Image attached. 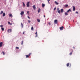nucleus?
<instances>
[{"mask_svg": "<svg viewBox=\"0 0 80 80\" xmlns=\"http://www.w3.org/2000/svg\"><path fill=\"white\" fill-rule=\"evenodd\" d=\"M42 6L43 8H44V7H45V4L42 3Z\"/></svg>", "mask_w": 80, "mask_h": 80, "instance_id": "9d476101", "label": "nucleus"}, {"mask_svg": "<svg viewBox=\"0 0 80 80\" xmlns=\"http://www.w3.org/2000/svg\"><path fill=\"white\" fill-rule=\"evenodd\" d=\"M58 13H60V10L58 11Z\"/></svg>", "mask_w": 80, "mask_h": 80, "instance_id": "c756f323", "label": "nucleus"}, {"mask_svg": "<svg viewBox=\"0 0 80 80\" xmlns=\"http://www.w3.org/2000/svg\"><path fill=\"white\" fill-rule=\"evenodd\" d=\"M2 45H3V42H1L0 43V47H2Z\"/></svg>", "mask_w": 80, "mask_h": 80, "instance_id": "39448f33", "label": "nucleus"}, {"mask_svg": "<svg viewBox=\"0 0 80 80\" xmlns=\"http://www.w3.org/2000/svg\"><path fill=\"white\" fill-rule=\"evenodd\" d=\"M33 27H32L31 28V30H33Z\"/></svg>", "mask_w": 80, "mask_h": 80, "instance_id": "c85d7f7f", "label": "nucleus"}, {"mask_svg": "<svg viewBox=\"0 0 80 80\" xmlns=\"http://www.w3.org/2000/svg\"><path fill=\"white\" fill-rule=\"evenodd\" d=\"M35 34L36 35H37V32H36L35 33Z\"/></svg>", "mask_w": 80, "mask_h": 80, "instance_id": "ea45409f", "label": "nucleus"}, {"mask_svg": "<svg viewBox=\"0 0 80 80\" xmlns=\"http://www.w3.org/2000/svg\"><path fill=\"white\" fill-rule=\"evenodd\" d=\"M38 36V34H36V36H35V37H37Z\"/></svg>", "mask_w": 80, "mask_h": 80, "instance_id": "4c0bfd02", "label": "nucleus"}, {"mask_svg": "<svg viewBox=\"0 0 80 80\" xmlns=\"http://www.w3.org/2000/svg\"><path fill=\"white\" fill-rule=\"evenodd\" d=\"M27 7H30V2H28L27 3Z\"/></svg>", "mask_w": 80, "mask_h": 80, "instance_id": "7ed1b4c3", "label": "nucleus"}, {"mask_svg": "<svg viewBox=\"0 0 80 80\" xmlns=\"http://www.w3.org/2000/svg\"><path fill=\"white\" fill-rule=\"evenodd\" d=\"M68 6V4H66L65 6V7H67Z\"/></svg>", "mask_w": 80, "mask_h": 80, "instance_id": "412c9836", "label": "nucleus"}, {"mask_svg": "<svg viewBox=\"0 0 80 80\" xmlns=\"http://www.w3.org/2000/svg\"><path fill=\"white\" fill-rule=\"evenodd\" d=\"M21 26L22 27V28H23V23H22V22L21 24Z\"/></svg>", "mask_w": 80, "mask_h": 80, "instance_id": "1a4fd4ad", "label": "nucleus"}, {"mask_svg": "<svg viewBox=\"0 0 80 80\" xmlns=\"http://www.w3.org/2000/svg\"><path fill=\"white\" fill-rule=\"evenodd\" d=\"M0 27H3V25L0 26Z\"/></svg>", "mask_w": 80, "mask_h": 80, "instance_id": "e433bc0d", "label": "nucleus"}, {"mask_svg": "<svg viewBox=\"0 0 80 80\" xmlns=\"http://www.w3.org/2000/svg\"><path fill=\"white\" fill-rule=\"evenodd\" d=\"M63 28H64L63 26H62L60 28H59L60 30H63Z\"/></svg>", "mask_w": 80, "mask_h": 80, "instance_id": "0eeeda50", "label": "nucleus"}, {"mask_svg": "<svg viewBox=\"0 0 80 80\" xmlns=\"http://www.w3.org/2000/svg\"><path fill=\"white\" fill-rule=\"evenodd\" d=\"M16 48H17V49H19V48H18V47H16Z\"/></svg>", "mask_w": 80, "mask_h": 80, "instance_id": "7c9ffc66", "label": "nucleus"}, {"mask_svg": "<svg viewBox=\"0 0 80 80\" xmlns=\"http://www.w3.org/2000/svg\"><path fill=\"white\" fill-rule=\"evenodd\" d=\"M23 41H22V42L21 43V45H23Z\"/></svg>", "mask_w": 80, "mask_h": 80, "instance_id": "393cba45", "label": "nucleus"}, {"mask_svg": "<svg viewBox=\"0 0 80 80\" xmlns=\"http://www.w3.org/2000/svg\"><path fill=\"white\" fill-rule=\"evenodd\" d=\"M44 18H45V15H44Z\"/></svg>", "mask_w": 80, "mask_h": 80, "instance_id": "a18cd8bd", "label": "nucleus"}, {"mask_svg": "<svg viewBox=\"0 0 80 80\" xmlns=\"http://www.w3.org/2000/svg\"><path fill=\"white\" fill-rule=\"evenodd\" d=\"M59 10V8H58L57 9V11H58Z\"/></svg>", "mask_w": 80, "mask_h": 80, "instance_id": "473e14b6", "label": "nucleus"}, {"mask_svg": "<svg viewBox=\"0 0 80 80\" xmlns=\"http://www.w3.org/2000/svg\"><path fill=\"white\" fill-rule=\"evenodd\" d=\"M31 21H30V20H28V23H30Z\"/></svg>", "mask_w": 80, "mask_h": 80, "instance_id": "f704fd0d", "label": "nucleus"}, {"mask_svg": "<svg viewBox=\"0 0 80 80\" xmlns=\"http://www.w3.org/2000/svg\"><path fill=\"white\" fill-rule=\"evenodd\" d=\"M48 24H49V25H51V24L50 23V22H49L48 23Z\"/></svg>", "mask_w": 80, "mask_h": 80, "instance_id": "c9c22d12", "label": "nucleus"}, {"mask_svg": "<svg viewBox=\"0 0 80 80\" xmlns=\"http://www.w3.org/2000/svg\"><path fill=\"white\" fill-rule=\"evenodd\" d=\"M73 11H75V6H73Z\"/></svg>", "mask_w": 80, "mask_h": 80, "instance_id": "f8f14e48", "label": "nucleus"}, {"mask_svg": "<svg viewBox=\"0 0 80 80\" xmlns=\"http://www.w3.org/2000/svg\"><path fill=\"white\" fill-rule=\"evenodd\" d=\"M31 54H32V53H30L28 55H26V58H29V57H30V55H31Z\"/></svg>", "mask_w": 80, "mask_h": 80, "instance_id": "f257e3e1", "label": "nucleus"}, {"mask_svg": "<svg viewBox=\"0 0 80 80\" xmlns=\"http://www.w3.org/2000/svg\"><path fill=\"white\" fill-rule=\"evenodd\" d=\"M32 7H33V9L34 10H36V7H35V5H34L33 6H32Z\"/></svg>", "mask_w": 80, "mask_h": 80, "instance_id": "423d86ee", "label": "nucleus"}, {"mask_svg": "<svg viewBox=\"0 0 80 80\" xmlns=\"http://www.w3.org/2000/svg\"><path fill=\"white\" fill-rule=\"evenodd\" d=\"M71 12V9H69L67 11V12H68H68Z\"/></svg>", "mask_w": 80, "mask_h": 80, "instance_id": "2eb2a0df", "label": "nucleus"}, {"mask_svg": "<svg viewBox=\"0 0 80 80\" xmlns=\"http://www.w3.org/2000/svg\"><path fill=\"white\" fill-rule=\"evenodd\" d=\"M76 13H77V14L78 13V12H76Z\"/></svg>", "mask_w": 80, "mask_h": 80, "instance_id": "58836bf2", "label": "nucleus"}, {"mask_svg": "<svg viewBox=\"0 0 80 80\" xmlns=\"http://www.w3.org/2000/svg\"><path fill=\"white\" fill-rule=\"evenodd\" d=\"M9 17H13V16H12V14H9Z\"/></svg>", "mask_w": 80, "mask_h": 80, "instance_id": "bb28decb", "label": "nucleus"}, {"mask_svg": "<svg viewBox=\"0 0 80 80\" xmlns=\"http://www.w3.org/2000/svg\"><path fill=\"white\" fill-rule=\"evenodd\" d=\"M40 10H41L40 9V8H39L38 10V13H39L40 12Z\"/></svg>", "mask_w": 80, "mask_h": 80, "instance_id": "a211bd4d", "label": "nucleus"}, {"mask_svg": "<svg viewBox=\"0 0 80 80\" xmlns=\"http://www.w3.org/2000/svg\"><path fill=\"white\" fill-rule=\"evenodd\" d=\"M23 5L24 7H25V3L24 2H23Z\"/></svg>", "mask_w": 80, "mask_h": 80, "instance_id": "2f4dec72", "label": "nucleus"}, {"mask_svg": "<svg viewBox=\"0 0 80 80\" xmlns=\"http://www.w3.org/2000/svg\"><path fill=\"white\" fill-rule=\"evenodd\" d=\"M49 1H50V0H48V3L49 4H50V2H49Z\"/></svg>", "mask_w": 80, "mask_h": 80, "instance_id": "cd10ccee", "label": "nucleus"}, {"mask_svg": "<svg viewBox=\"0 0 80 80\" xmlns=\"http://www.w3.org/2000/svg\"><path fill=\"white\" fill-rule=\"evenodd\" d=\"M1 29H2V31H4V28H1Z\"/></svg>", "mask_w": 80, "mask_h": 80, "instance_id": "4be33fe9", "label": "nucleus"}, {"mask_svg": "<svg viewBox=\"0 0 80 80\" xmlns=\"http://www.w3.org/2000/svg\"><path fill=\"white\" fill-rule=\"evenodd\" d=\"M69 63H67V67H69Z\"/></svg>", "mask_w": 80, "mask_h": 80, "instance_id": "5701e85b", "label": "nucleus"}, {"mask_svg": "<svg viewBox=\"0 0 80 80\" xmlns=\"http://www.w3.org/2000/svg\"><path fill=\"white\" fill-rule=\"evenodd\" d=\"M27 13H28H28H29V12L28 11Z\"/></svg>", "mask_w": 80, "mask_h": 80, "instance_id": "37998d69", "label": "nucleus"}, {"mask_svg": "<svg viewBox=\"0 0 80 80\" xmlns=\"http://www.w3.org/2000/svg\"><path fill=\"white\" fill-rule=\"evenodd\" d=\"M37 21L38 22H40V20L39 19H37Z\"/></svg>", "mask_w": 80, "mask_h": 80, "instance_id": "b1692460", "label": "nucleus"}, {"mask_svg": "<svg viewBox=\"0 0 80 80\" xmlns=\"http://www.w3.org/2000/svg\"><path fill=\"white\" fill-rule=\"evenodd\" d=\"M24 33H25V32H24L23 33H22V34H24Z\"/></svg>", "mask_w": 80, "mask_h": 80, "instance_id": "79ce46f5", "label": "nucleus"}, {"mask_svg": "<svg viewBox=\"0 0 80 80\" xmlns=\"http://www.w3.org/2000/svg\"><path fill=\"white\" fill-rule=\"evenodd\" d=\"M73 48L74 49H75V47H73Z\"/></svg>", "mask_w": 80, "mask_h": 80, "instance_id": "c03bdc74", "label": "nucleus"}, {"mask_svg": "<svg viewBox=\"0 0 80 80\" xmlns=\"http://www.w3.org/2000/svg\"><path fill=\"white\" fill-rule=\"evenodd\" d=\"M61 13H63V9H61Z\"/></svg>", "mask_w": 80, "mask_h": 80, "instance_id": "ddd939ff", "label": "nucleus"}, {"mask_svg": "<svg viewBox=\"0 0 80 80\" xmlns=\"http://www.w3.org/2000/svg\"><path fill=\"white\" fill-rule=\"evenodd\" d=\"M9 31H10V32H9ZM12 32V29H8V33H10V32Z\"/></svg>", "mask_w": 80, "mask_h": 80, "instance_id": "20e7f679", "label": "nucleus"}, {"mask_svg": "<svg viewBox=\"0 0 80 80\" xmlns=\"http://www.w3.org/2000/svg\"><path fill=\"white\" fill-rule=\"evenodd\" d=\"M3 11H1V12H0V14L1 15H2V14H3Z\"/></svg>", "mask_w": 80, "mask_h": 80, "instance_id": "dca6fc26", "label": "nucleus"}, {"mask_svg": "<svg viewBox=\"0 0 80 80\" xmlns=\"http://www.w3.org/2000/svg\"><path fill=\"white\" fill-rule=\"evenodd\" d=\"M28 18H29V19H30V17H29V16H28Z\"/></svg>", "mask_w": 80, "mask_h": 80, "instance_id": "a19ab883", "label": "nucleus"}, {"mask_svg": "<svg viewBox=\"0 0 80 80\" xmlns=\"http://www.w3.org/2000/svg\"><path fill=\"white\" fill-rule=\"evenodd\" d=\"M8 24H9V25H12V23H10V22H8Z\"/></svg>", "mask_w": 80, "mask_h": 80, "instance_id": "f3484780", "label": "nucleus"}, {"mask_svg": "<svg viewBox=\"0 0 80 80\" xmlns=\"http://www.w3.org/2000/svg\"><path fill=\"white\" fill-rule=\"evenodd\" d=\"M20 14L21 15H23V14H24V12L23 11L21 12L20 13Z\"/></svg>", "mask_w": 80, "mask_h": 80, "instance_id": "9b49d317", "label": "nucleus"}, {"mask_svg": "<svg viewBox=\"0 0 80 80\" xmlns=\"http://www.w3.org/2000/svg\"><path fill=\"white\" fill-rule=\"evenodd\" d=\"M55 3L56 4V5H58V3L56 2V1H55Z\"/></svg>", "mask_w": 80, "mask_h": 80, "instance_id": "aec40b11", "label": "nucleus"}, {"mask_svg": "<svg viewBox=\"0 0 80 80\" xmlns=\"http://www.w3.org/2000/svg\"><path fill=\"white\" fill-rule=\"evenodd\" d=\"M64 14H65V15H66V16H67V15H68V13L67 12H65L64 13Z\"/></svg>", "mask_w": 80, "mask_h": 80, "instance_id": "4468645a", "label": "nucleus"}, {"mask_svg": "<svg viewBox=\"0 0 80 80\" xmlns=\"http://www.w3.org/2000/svg\"><path fill=\"white\" fill-rule=\"evenodd\" d=\"M5 12H3L2 17H5Z\"/></svg>", "mask_w": 80, "mask_h": 80, "instance_id": "6ab92c4d", "label": "nucleus"}, {"mask_svg": "<svg viewBox=\"0 0 80 80\" xmlns=\"http://www.w3.org/2000/svg\"><path fill=\"white\" fill-rule=\"evenodd\" d=\"M56 8H57L56 7L55 8H54V10L55 11V10H56Z\"/></svg>", "mask_w": 80, "mask_h": 80, "instance_id": "72a5a7b5", "label": "nucleus"}, {"mask_svg": "<svg viewBox=\"0 0 80 80\" xmlns=\"http://www.w3.org/2000/svg\"><path fill=\"white\" fill-rule=\"evenodd\" d=\"M2 53L3 54V55H5V52H4L2 51Z\"/></svg>", "mask_w": 80, "mask_h": 80, "instance_id": "a878e982", "label": "nucleus"}, {"mask_svg": "<svg viewBox=\"0 0 80 80\" xmlns=\"http://www.w3.org/2000/svg\"><path fill=\"white\" fill-rule=\"evenodd\" d=\"M54 23L55 24H57L58 23V20L57 19H55L54 21Z\"/></svg>", "mask_w": 80, "mask_h": 80, "instance_id": "f03ea898", "label": "nucleus"}, {"mask_svg": "<svg viewBox=\"0 0 80 80\" xmlns=\"http://www.w3.org/2000/svg\"><path fill=\"white\" fill-rule=\"evenodd\" d=\"M71 50H72V52H71L70 53H69V55H72V53H73V50L72 49H71Z\"/></svg>", "mask_w": 80, "mask_h": 80, "instance_id": "6e6552de", "label": "nucleus"}]
</instances>
